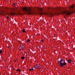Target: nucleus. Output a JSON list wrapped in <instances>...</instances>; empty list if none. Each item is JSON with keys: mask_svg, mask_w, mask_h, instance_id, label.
<instances>
[{"mask_svg": "<svg viewBox=\"0 0 75 75\" xmlns=\"http://www.w3.org/2000/svg\"><path fill=\"white\" fill-rule=\"evenodd\" d=\"M22 9L23 11H26L27 13L29 14H33V13L31 12V8H28L27 7H23L22 8Z\"/></svg>", "mask_w": 75, "mask_h": 75, "instance_id": "nucleus-1", "label": "nucleus"}, {"mask_svg": "<svg viewBox=\"0 0 75 75\" xmlns=\"http://www.w3.org/2000/svg\"><path fill=\"white\" fill-rule=\"evenodd\" d=\"M62 61H63V59H61L60 60L58 61V64H59V67H63L64 66H65L66 65V62H65V60H64V62L62 63Z\"/></svg>", "mask_w": 75, "mask_h": 75, "instance_id": "nucleus-2", "label": "nucleus"}, {"mask_svg": "<svg viewBox=\"0 0 75 75\" xmlns=\"http://www.w3.org/2000/svg\"><path fill=\"white\" fill-rule=\"evenodd\" d=\"M63 14H65V15L66 16H69L71 14V12L69 11H64L63 12Z\"/></svg>", "mask_w": 75, "mask_h": 75, "instance_id": "nucleus-3", "label": "nucleus"}, {"mask_svg": "<svg viewBox=\"0 0 75 75\" xmlns=\"http://www.w3.org/2000/svg\"><path fill=\"white\" fill-rule=\"evenodd\" d=\"M38 9L39 10H40V11H41V12L39 13V14L40 16H42V15H44V13H42V8H38Z\"/></svg>", "mask_w": 75, "mask_h": 75, "instance_id": "nucleus-4", "label": "nucleus"}, {"mask_svg": "<svg viewBox=\"0 0 75 75\" xmlns=\"http://www.w3.org/2000/svg\"><path fill=\"white\" fill-rule=\"evenodd\" d=\"M47 15H48L49 16H50V17H52V13H47Z\"/></svg>", "mask_w": 75, "mask_h": 75, "instance_id": "nucleus-5", "label": "nucleus"}, {"mask_svg": "<svg viewBox=\"0 0 75 75\" xmlns=\"http://www.w3.org/2000/svg\"><path fill=\"white\" fill-rule=\"evenodd\" d=\"M37 67L38 68H39V69H40L41 68V67H40V64H37Z\"/></svg>", "mask_w": 75, "mask_h": 75, "instance_id": "nucleus-6", "label": "nucleus"}, {"mask_svg": "<svg viewBox=\"0 0 75 75\" xmlns=\"http://www.w3.org/2000/svg\"><path fill=\"white\" fill-rule=\"evenodd\" d=\"M24 45H23L22 46H21V50H23L24 49V47H23Z\"/></svg>", "mask_w": 75, "mask_h": 75, "instance_id": "nucleus-7", "label": "nucleus"}, {"mask_svg": "<svg viewBox=\"0 0 75 75\" xmlns=\"http://www.w3.org/2000/svg\"><path fill=\"white\" fill-rule=\"evenodd\" d=\"M34 68H35V69H37V68H38L37 65H35V66L34 67Z\"/></svg>", "mask_w": 75, "mask_h": 75, "instance_id": "nucleus-8", "label": "nucleus"}, {"mask_svg": "<svg viewBox=\"0 0 75 75\" xmlns=\"http://www.w3.org/2000/svg\"><path fill=\"white\" fill-rule=\"evenodd\" d=\"M71 61L72 60H70L69 59L68 60V62H69V63H71Z\"/></svg>", "mask_w": 75, "mask_h": 75, "instance_id": "nucleus-9", "label": "nucleus"}, {"mask_svg": "<svg viewBox=\"0 0 75 75\" xmlns=\"http://www.w3.org/2000/svg\"><path fill=\"white\" fill-rule=\"evenodd\" d=\"M74 4H73V6H71V8H74Z\"/></svg>", "mask_w": 75, "mask_h": 75, "instance_id": "nucleus-10", "label": "nucleus"}, {"mask_svg": "<svg viewBox=\"0 0 75 75\" xmlns=\"http://www.w3.org/2000/svg\"><path fill=\"white\" fill-rule=\"evenodd\" d=\"M11 15H12V16H13V15H14H14H15V13H11Z\"/></svg>", "mask_w": 75, "mask_h": 75, "instance_id": "nucleus-11", "label": "nucleus"}, {"mask_svg": "<svg viewBox=\"0 0 75 75\" xmlns=\"http://www.w3.org/2000/svg\"><path fill=\"white\" fill-rule=\"evenodd\" d=\"M1 53H3V51L1 50H0V54H1Z\"/></svg>", "mask_w": 75, "mask_h": 75, "instance_id": "nucleus-12", "label": "nucleus"}, {"mask_svg": "<svg viewBox=\"0 0 75 75\" xmlns=\"http://www.w3.org/2000/svg\"><path fill=\"white\" fill-rule=\"evenodd\" d=\"M30 41V40H29V39H28L27 40L26 42H29Z\"/></svg>", "mask_w": 75, "mask_h": 75, "instance_id": "nucleus-13", "label": "nucleus"}, {"mask_svg": "<svg viewBox=\"0 0 75 75\" xmlns=\"http://www.w3.org/2000/svg\"><path fill=\"white\" fill-rule=\"evenodd\" d=\"M22 32H23V33H25V30L23 29L22 30Z\"/></svg>", "mask_w": 75, "mask_h": 75, "instance_id": "nucleus-14", "label": "nucleus"}, {"mask_svg": "<svg viewBox=\"0 0 75 75\" xmlns=\"http://www.w3.org/2000/svg\"><path fill=\"white\" fill-rule=\"evenodd\" d=\"M13 6H14V7H16V4L14 3V4H13Z\"/></svg>", "mask_w": 75, "mask_h": 75, "instance_id": "nucleus-15", "label": "nucleus"}, {"mask_svg": "<svg viewBox=\"0 0 75 75\" xmlns=\"http://www.w3.org/2000/svg\"><path fill=\"white\" fill-rule=\"evenodd\" d=\"M21 59H24V57H21Z\"/></svg>", "mask_w": 75, "mask_h": 75, "instance_id": "nucleus-16", "label": "nucleus"}, {"mask_svg": "<svg viewBox=\"0 0 75 75\" xmlns=\"http://www.w3.org/2000/svg\"><path fill=\"white\" fill-rule=\"evenodd\" d=\"M6 18H9V17H8L7 16H6Z\"/></svg>", "mask_w": 75, "mask_h": 75, "instance_id": "nucleus-17", "label": "nucleus"}, {"mask_svg": "<svg viewBox=\"0 0 75 75\" xmlns=\"http://www.w3.org/2000/svg\"><path fill=\"white\" fill-rule=\"evenodd\" d=\"M57 9H58L59 10H60V8H57L56 9L57 10Z\"/></svg>", "mask_w": 75, "mask_h": 75, "instance_id": "nucleus-18", "label": "nucleus"}, {"mask_svg": "<svg viewBox=\"0 0 75 75\" xmlns=\"http://www.w3.org/2000/svg\"><path fill=\"white\" fill-rule=\"evenodd\" d=\"M29 70H30V71H32V69H29Z\"/></svg>", "mask_w": 75, "mask_h": 75, "instance_id": "nucleus-19", "label": "nucleus"}, {"mask_svg": "<svg viewBox=\"0 0 75 75\" xmlns=\"http://www.w3.org/2000/svg\"><path fill=\"white\" fill-rule=\"evenodd\" d=\"M18 71L19 72H20V69H18Z\"/></svg>", "mask_w": 75, "mask_h": 75, "instance_id": "nucleus-20", "label": "nucleus"}, {"mask_svg": "<svg viewBox=\"0 0 75 75\" xmlns=\"http://www.w3.org/2000/svg\"><path fill=\"white\" fill-rule=\"evenodd\" d=\"M32 71H33V70H34V69L32 68Z\"/></svg>", "mask_w": 75, "mask_h": 75, "instance_id": "nucleus-21", "label": "nucleus"}, {"mask_svg": "<svg viewBox=\"0 0 75 75\" xmlns=\"http://www.w3.org/2000/svg\"><path fill=\"white\" fill-rule=\"evenodd\" d=\"M13 11H14V12H15V10L14 9H13Z\"/></svg>", "mask_w": 75, "mask_h": 75, "instance_id": "nucleus-22", "label": "nucleus"}, {"mask_svg": "<svg viewBox=\"0 0 75 75\" xmlns=\"http://www.w3.org/2000/svg\"><path fill=\"white\" fill-rule=\"evenodd\" d=\"M17 71H18V69H17V70H16Z\"/></svg>", "mask_w": 75, "mask_h": 75, "instance_id": "nucleus-23", "label": "nucleus"}, {"mask_svg": "<svg viewBox=\"0 0 75 75\" xmlns=\"http://www.w3.org/2000/svg\"><path fill=\"white\" fill-rule=\"evenodd\" d=\"M42 42H43L44 41H43V40H42Z\"/></svg>", "mask_w": 75, "mask_h": 75, "instance_id": "nucleus-24", "label": "nucleus"}, {"mask_svg": "<svg viewBox=\"0 0 75 75\" xmlns=\"http://www.w3.org/2000/svg\"><path fill=\"white\" fill-rule=\"evenodd\" d=\"M39 47H40V46H39Z\"/></svg>", "mask_w": 75, "mask_h": 75, "instance_id": "nucleus-25", "label": "nucleus"}]
</instances>
